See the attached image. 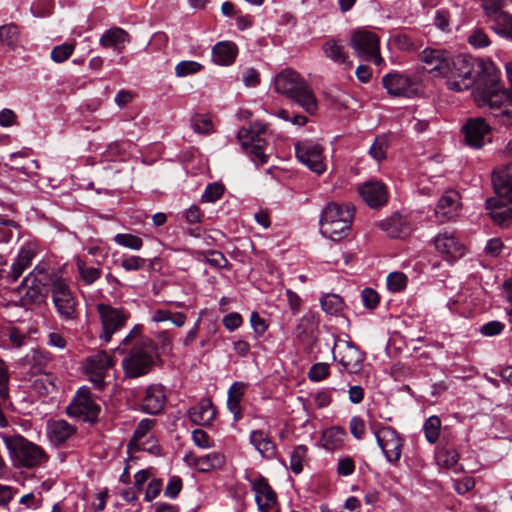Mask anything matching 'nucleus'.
Wrapping results in <instances>:
<instances>
[{
    "label": "nucleus",
    "instance_id": "obj_1",
    "mask_svg": "<svg viewBox=\"0 0 512 512\" xmlns=\"http://www.w3.org/2000/svg\"><path fill=\"white\" fill-rule=\"evenodd\" d=\"M491 63L474 58L470 55L459 54L454 56L444 76L445 84L449 90L460 92L470 89L476 83L486 84V77L490 76Z\"/></svg>",
    "mask_w": 512,
    "mask_h": 512
},
{
    "label": "nucleus",
    "instance_id": "obj_2",
    "mask_svg": "<svg viewBox=\"0 0 512 512\" xmlns=\"http://www.w3.org/2000/svg\"><path fill=\"white\" fill-rule=\"evenodd\" d=\"M274 90L292 99L307 113L314 114L317 110V99L310 85L295 70L287 68L278 73L273 82Z\"/></svg>",
    "mask_w": 512,
    "mask_h": 512
},
{
    "label": "nucleus",
    "instance_id": "obj_3",
    "mask_svg": "<svg viewBox=\"0 0 512 512\" xmlns=\"http://www.w3.org/2000/svg\"><path fill=\"white\" fill-rule=\"evenodd\" d=\"M1 438L16 468L33 469L41 467L44 466L49 459L47 453L41 446L27 440L21 435H1Z\"/></svg>",
    "mask_w": 512,
    "mask_h": 512
},
{
    "label": "nucleus",
    "instance_id": "obj_4",
    "mask_svg": "<svg viewBox=\"0 0 512 512\" xmlns=\"http://www.w3.org/2000/svg\"><path fill=\"white\" fill-rule=\"evenodd\" d=\"M354 208L349 204L328 203L320 216L321 234L333 241L345 238L352 226Z\"/></svg>",
    "mask_w": 512,
    "mask_h": 512
},
{
    "label": "nucleus",
    "instance_id": "obj_5",
    "mask_svg": "<svg viewBox=\"0 0 512 512\" xmlns=\"http://www.w3.org/2000/svg\"><path fill=\"white\" fill-rule=\"evenodd\" d=\"M157 357L154 342L149 338H139L133 344L129 354L123 359L125 374L136 378L147 374Z\"/></svg>",
    "mask_w": 512,
    "mask_h": 512
},
{
    "label": "nucleus",
    "instance_id": "obj_6",
    "mask_svg": "<svg viewBox=\"0 0 512 512\" xmlns=\"http://www.w3.org/2000/svg\"><path fill=\"white\" fill-rule=\"evenodd\" d=\"M490 83L488 89L477 88L475 100L480 106L487 105L492 110H499V115L506 117L508 123H512V95L500 88L493 77L487 76L486 83Z\"/></svg>",
    "mask_w": 512,
    "mask_h": 512
},
{
    "label": "nucleus",
    "instance_id": "obj_7",
    "mask_svg": "<svg viewBox=\"0 0 512 512\" xmlns=\"http://www.w3.org/2000/svg\"><path fill=\"white\" fill-rule=\"evenodd\" d=\"M50 290L59 318L67 323L76 321L78 319L77 300L67 281L62 277H55L51 281Z\"/></svg>",
    "mask_w": 512,
    "mask_h": 512
},
{
    "label": "nucleus",
    "instance_id": "obj_8",
    "mask_svg": "<svg viewBox=\"0 0 512 512\" xmlns=\"http://www.w3.org/2000/svg\"><path fill=\"white\" fill-rule=\"evenodd\" d=\"M264 136L265 129L260 124L243 127L237 133L242 148L256 165H262L268 161V144Z\"/></svg>",
    "mask_w": 512,
    "mask_h": 512
},
{
    "label": "nucleus",
    "instance_id": "obj_9",
    "mask_svg": "<svg viewBox=\"0 0 512 512\" xmlns=\"http://www.w3.org/2000/svg\"><path fill=\"white\" fill-rule=\"evenodd\" d=\"M350 46L356 56L363 61H371L377 66L384 61L380 52V37L370 30H355L350 38Z\"/></svg>",
    "mask_w": 512,
    "mask_h": 512
},
{
    "label": "nucleus",
    "instance_id": "obj_10",
    "mask_svg": "<svg viewBox=\"0 0 512 512\" xmlns=\"http://www.w3.org/2000/svg\"><path fill=\"white\" fill-rule=\"evenodd\" d=\"M100 407L92 398L88 388H80L72 402L67 407V413L71 417L83 421H95L98 418Z\"/></svg>",
    "mask_w": 512,
    "mask_h": 512
},
{
    "label": "nucleus",
    "instance_id": "obj_11",
    "mask_svg": "<svg viewBox=\"0 0 512 512\" xmlns=\"http://www.w3.org/2000/svg\"><path fill=\"white\" fill-rule=\"evenodd\" d=\"M375 437L386 460L392 464L398 463L402 455L404 438L394 428L389 426L380 428L375 433Z\"/></svg>",
    "mask_w": 512,
    "mask_h": 512
},
{
    "label": "nucleus",
    "instance_id": "obj_12",
    "mask_svg": "<svg viewBox=\"0 0 512 512\" xmlns=\"http://www.w3.org/2000/svg\"><path fill=\"white\" fill-rule=\"evenodd\" d=\"M336 347H339V362L345 371L348 373H358L362 369L365 353L351 340L342 341L333 336V345L331 347L333 353Z\"/></svg>",
    "mask_w": 512,
    "mask_h": 512
},
{
    "label": "nucleus",
    "instance_id": "obj_13",
    "mask_svg": "<svg viewBox=\"0 0 512 512\" xmlns=\"http://www.w3.org/2000/svg\"><path fill=\"white\" fill-rule=\"evenodd\" d=\"M97 312L103 329L100 337L105 342H109L112 335L125 325L128 314L123 308H114L103 303L97 304Z\"/></svg>",
    "mask_w": 512,
    "mask_h": 512
},
{
    "label": "nucleus",
    "instance_id": "obj_14",
    "mask_svg": "<svg viewBox=\"0 0 512 512\" xmlns=\"http://www.w3.org/2000/svg\"><path fill=\"white\" fill-rule=\"evenodd\" d=\"M296 157L311 171L320 175L326 170L322 147L312 141L298 142L295 145Z\"/></svg>",
    "mask_w": 512,
    "mask_h": 512
},
{
    "label": "nucleus",
    "instance_id": "obj_15",
    "mask_svg": "<svg viewBox=\"0 0 512 512\" xmlns=\"http://www.w3.org/2000/svg\"><path fill=\"white\" fill-rule=\"evenodd\" d=\"M452 58L448 51L437 48H425L419 54V59L426 71L434 77L442 78L447 73Z\"/></svg>",
    "mask_w": 512,
    "mask_h": 512
},
{
    "label": "nucleus",
    "instance_id": "obj_16",
    "mask_svg": "<svg viewBox=\"0 0 512 512\" xmlns=\"http://www.w3.org/2000/svg\"><path fill=\"white\" fill-rule=\"evenodd\" d=\"M113 366V358L106 351H99L86 359L85 371L91 382L101 389L107 371Z\"/></svg>",
    "mask_w": 512,
    "mask_h": 512
},
{
    "label": "nucleus",
    "instance_id": "obj_17",
    "mask_svg": "<svg viewBox=\"0 0 512 512\" xmlns=\"http://www.w3.org/2000/svg\"><path fill=\"white\" fill-rule=\"evenodd\" d=\"M465 143L475 149L483 147L490 135L491 127L482 117L469 118L461 129Z\"/></svg>",
    "mask_w": 512,
    "mask_h": 512
},
{
    "label": "nucleus",
    "instance_id": "obj_18",
    "mask_svg": "<svg viewBox=\"0 0 512 512\" xmlns=\"http://www.w3.org/2000/svg\"><path fill=\"white\" fill-rule=\"evenodd\" d=\"M435 249L447 262H455L465 254V245L452 232L439 233L434 238Z\"/></svg>",
    "mask_w": 512,
    "mask_h": 512
},
{
    "label": "nucleus",
    "instance_id": "obj_19",
    "mask_svg": "<svg viewBox=\"0 0 512 512\" xmlns=\"http://www.w3.org/2000/svg\"><path fill=\"white\" fill-rule=\"evenodd\" d=\"M255 501L260 512H279L277 495L263 476L251 481Z\"/></svg>",
    "mask_w": 512,
    "mask_h": 512
},
{
    "label": "nucleus",
    "instance_id": "obj_20",
    "mask_svg": "<svg viewBox=\"0 0 512 512\" xmlns=\"http://www.w3.org/2000/svg\"><path fill=\"white\" fill-rule=\"evenodd\" d=\"M382 83L387 92L392 96L411 97L418 91L415 80L405 74L390 73L383 77Z\"/></svg>",
    "mask_w": 512,
    "mask_h": 512
},
{
    "label": "nucleus",
    "instance_id": "obj_21",
    "mask_svg": "<svg viewBox=\"0 0 512 512\" xmlns=\"http://www.w3.org/2000/svg\"><path fill=\"white\" fill-rule=\"evenodd\" d=\"M36 256V246L31 242L25 243L19 250L17 257L12 262L10 269L6 273V280L9 283L16 282L23 272L31 266Z\"/></svg>",
    "mask_w": 512,
    "mask_h": 512
},
{
    "label": "nucleus",
    "instance_id": "obj_22",
    "mask_svg": "<svg viewBox=\"0 0 512 512\" xmlns=\"http://www.w3.org/2000/svg\"><path fill=\"white\" fill-rule=\"evenodd\" d=\"M358 191L362 199L371 208H379L388 200L386 186L377 180H369L363 183L359 186Z\"/></svg>",
    "mask_w": 512,
    "mask_h": 512
},
{
    "label": "nucleus",
    "instance_id": "obj_23",
    "mask_svg": "<svg viewBox=\"0 0 512 512\" xmlns=\"http://www.w3.org/2000/svg\"><path fill=\"white\" fill-rule=\"evenodd\" d=\"M460 205V195L458 192L449 190L438 200L435 215L440 222L451 220L458 215Z\"/></svg>",
    "mask_w": 512,
    "mask_h": 512
},
{
    "label": "nucleus",
    "instance_id": "obj_24",
    "mask_svg": "<svg viewBox=\"0 0 512 512\" xmlns=\"http://www.w3.org/2000/svg\"><path fill=\"white\" fill-rule=\"evenodd\" d=\"M492 183L495 193L512 203V164L495 169L492 174Z\"/></svg>",
    "mask_w": 512,
    "mask_h": 512
},
{
    "label": "nucleus",
    "instance_id": "obj_25",
    "mask_svg": "<svg viewBox=\"0 0 512 512\" xmlns=\"http://www.w3.org/2000/svg\"><path fill=\"white\" fill-rule=\"evenodd\" d=\"M166 402V392L162 385L154 384L146 389L141 408L148 414H158Z\"/></svg>",
    "mask_w": 512,
    "mask_h": 512
},
{
    "label": "nucleus",
    "instance_id": "obj_26",
    "mask_svg": "<svg viewBox=\"0 0 512 512\" xmlns=\"http://www.w3.org/2000/svg\"><path fill=\"white\" fill-rule=\"evenodd\" d=\"M379 227L392 238L405 237L410 233L409 221L405 216L395 213L382 220Z\"/></svg>",
    "mask_w": 512,
    "mask_h": 512
},
{
    "label": "nucleus",
    "instance_id": "obj_27",
    "mask_svg": "<svg viewBox=\"0 0 512 512\" xmlns=\"http://www.w3.org/2000/svg\"><path fill=\"white\" fill-rule=\"evenodd\" d=\"M46 429L50 441L55 445L65 443L76 432L75 427L63 419L49 420Z\"/></svg>",
    "mask_w": 512,
    "mask_h": 512
},
{
    "label": "nucleus",
    "instance_id": "obj_28",
    "mask_svg": "<svg viewBox=\"0 0 512 512\" xmlns=\"http://www.w3.org/2000/svg\"><path fill=\"white\" fill-rule=\"evenodd\" d=\"M216 410L210 399L203 398L188 411L190 420L196 425H209L213 421Z\"/></svg>",
    "mask_w": 512,
    "mask_h": 512
},
{
    "label": "nucleus",
    "instance_id": "obj_29",
    "mask_svg": "<svg viewBox=\"0 0 512 512\" xmlns=\"http://www.w3.org/2000/svg\"><path fill=\"white\" fill-rule=\"evenodd\" d=\"M238 54L237 45L232 41H221L212 48V60L217 65H231Z\"/></svg>",
    "mask_w": 512,
    "mask_h": 512
},
{
    "label": "nucleus",
    "instance_id": "obj_30",
    "mask_svg": "<svg viewBox=\"0 0 512 512\" xmlns=\"http://www.w3.org/2000/svg\"><path fill=\"white\" fill-rule=\"evenodd\" d=\"M325 57L337 64L346 65L348 68L352 67V62L345 50L342 41L335 38H330L324 42L322 46Z\"/></svg>",
    "mask_w": 512,
    "mask_h": 512
},
{
    "label": "nucleus",
    "instance_id": "obj_31",
    "mask_svg": "<svg viewBox=\"0 0 512 512\" xmlns=\"http://www.w3.org/2000/svg\"><path fill=\"white\" fill-rule=\"evenodd\" d=\"M21 300L26 305L41 304L46 298V289L37 283L27 281V276L23 279L19 288Z\"/></svg>",
    "mask_w": 512,
    "mask_h": 512
},
{
    "label": "nucleus",
    "instance_id": "obj_32",
    "mask_svg": "<svg viewBox=\"0 0 512 512\" xmlns=\"http://www.w3.org/2000/svg\"><path fill=\"white\" fill-rule=\"evenodd\" d=\"M486 208L492 220L500 225L507 226L512 221V208L500 200L491 198L486 201Z\"/></svg>",
    "mask_w": 512,
    "mask_h": 512
},
{
    "label": "nucleus",
    "instance_id": "obj_33",
    "mask_svg": "<svg viewBox=\"0 0 512 512\" xmlns=\"http://www.w3.org/2000/svg\"><path fill=\"white\" fill-rule=\"evenodd\" d=\"M130 41L128 33L119 27H113L106 30L100 37V45L104 48L114 47L122 50L126 43Z\"/></svg>",
    "mask_w": 512,
    "mask_h": 512
},
{
    "label": "nucleus",
    "instance_id": "obj_34",
    "mask_svg": "<svg viewBox=\"0 0 512 512\" xmlns=\"http://www.w3.org/2000/svg\"><path fill=\"white\" fill-rule=\"evenodd\" d=\"M346 437L347 433L344 428L339 426L330 427L322 433V446L328 451L340 449Z\"/></svg>",
    "mask_w": 512,
    "mask_h": 512
},
{
    "label": "nucleus",
    "instance_id": "obj_35",
    "mask_svg": "<svg viewBox=\"0 0 512 512\" xmlns=\"http://www.w3.org/2000/svg\"><path fill=\"white\" fill-rule=\"evenodd\" d=\"M250 442L263 457L272 458L275 455L276 447L264 431H252L250 434Z\"/></svg>",
    "mask_w": 512,
    "mask_h": 512
},
{
    "label": "nucleus",
    "instance_id": "obj_36",
    "mask_svg": "<svg viewBox=\"0 0 512 512\" xmlns=\"http://www.w3.org/2000/svg\"><path fill=\"white\" fill-rule=\"evenodd\" d=\"M295 339L303 345H311L314 341V321L312 316H303L294 329Z\"/></svg>",
    "mask_w": 512,
    "mask_h": 512
},
{
    "label": "nucleus",
    "instance_id": "obj_37",
    "mask_svg": "<svg viewBox=\"0 0 512 512\" xmlns=\"http://www.w3.org/2000/svg\"><path fill=\"white\" fill-rule=\"evenodd\" d=\"M155 425V420L150 418L142 419L138 425L131 440L128 443L129 449H146L143 439L148 436Z\"/></svg>",
    "mask_w": 512,
    "mask_h": 512
},
{
    "label": "nucleus",
    "instance_id": "obj_38",
    "mask_svg": "<svg viewBox=\"0 0 512 512\" xmlns=\"http://www.w3.org/2000/svg\"><path fill=\"white\" fill-rule=\"evenodd\" d=\"M489 21L492 23L491 29L496 34L512 41V14L504 11Z\"/></svg>",
    "mask_w": 512,
    "mask_h": 512
},
{
    "label": "nucleus",
    "instance_id": "obj_39",
    "mask_svg": "<svg viewBox=\"0 0 512 512\" xmlns=\"http://www.w3.org/2000/svg\"><path fill=\"white\" fill-rule=\"evenodd\" d=\"M57 378L50 373H42L35 378L32 388L41 396H47L57 391Z\"/></svg>",
    "mask_w": 512,
    "mask_h": 512
},
{
    "label": "nucleus",
    "instance_id": "obj_40",
    "mask_svg": "<svg viewBox=\"0 0 512 512\" xmlns=\"http://www.w3.org/2000/svg\"><path fill=\"white\" fill-rule=\"evenodd\" d=\"M225 462V457L221 453L213 452L204 456H200L196 460L197 468L202 472L221 467Z\"/></svg>",
    "mask_w": 512,
    "mask_h": 512
},
{
    "label": "nucleus",
    "instance_id": "obj_41",
    "mask_svg": "<svg viewBox=\"0 0 512 512\" xmlns=\"http://www.w3.org/2000/svg\"><path fill=\"white\" fill-rule=\"evenodd\" d=\"M76 266L80 274V279L87 286L92 285L100 279L102 272L97 267L88 266L83 260L77 259Z\"/></svg>",
    "mask_w": 512,
    "mask_h": 512
},
{
    "label": "nucleus",
    "instance_id": "obj_42",
    "mask_svg": "<svg viewBox=\"0 0 512 512\" xmlns=\"http://www.w3.org/2000/svg\"><path fill=\"white\" fill-rule=\"evenodd\" d=\"M321 307L329 315H339L344 307L342 298L337 294H327L321 298Z\"/></svg>",
    "mask_w": 512,
    "mask_h": 512
},
{
    "label": "nucleus",
    "instance_id": "obj_43",
    "mask_svg": "<svg viewBox=\"0 0 512 512\" xmlns=\"http://www.w3.org/2000/svg\"><path fill=\"white\" fill-rule=\"evenodd\" d=\"M440 430L441 420L436 415L430 416L423 425L425 438L431 444H434L438 440Z\"/></svg>",
    "mask_w": 512,
    "mask_h": 512
},
{
    "label": "nucleus",
    "instance_id": "obj_44",
    "mask_svg": "<svg viewBox=\"0 0 512 512\" xmlns=\"http://www.w3.org/2000/svg\"><path fill=\"white\" fill-rule=\"evenodd\" d=\"M307 458V447L296 446L290 455V469L294 474H300L303 470V463Z\"/></svg>",
    "mask_w": 512,
    "mask_h": 512
},
{
    "label": "nucleus",
    "instance_id": "obj_45",
    "mask_svg": "<svg viewBox=\"0 0 512 512\" xmlns=\"http://www.w3.org/2000/svg\"><path fill=\"white\" fill-rule=\"evenodd\" d=\"M114 242L119 246L138 251L143 246V240L136 235L129 233H118L113 238Z\"/></svg>",
    "mask_w": 512,
    "mask_h": 512
},
{
    "label": "nucleus",
    "instance_id": "obj_46",
    "mask_svg": "<svg viewBox=\"0 0 512 512\" xmlns=\"http://www.w3.org/2000/svg\"><path fill=\"white\" fill-rule=\"evenodd\" d=\"M467 42L476 49L486 48L491 44L487 33L479 27H475L471 30L467 37Z\"/></svg>",
    "mask_w": 512,
    "mask_h": 512
},
{
    "label": "nucleus",
    "instance_id": "obj_47",
    "mask_svg": "<svg viewBox=\"0 0 512 512\" xmlns=\"http://www.w3.org/2000/svg\"><path fill=\"white\" fill-rule=\"evenodd\" d=\"M459 459V454L455 449L443 448L436 453L437 464L441 467L452 468Z\"/></svg>",
    "mask_w": 512,
    "mask_h": 512
},
{
    "label": "nucleus",
    "instance_id": "obj_48",
    "mask_svg": "<svg viewBox=\"0 0 512 512\" xmlns=\"http://www.w3.org/2000/svg\"><path fill=\"white\" fill-rule=\"evenodd\" d=\"M75 46V42L57 45L52 49L50 57L55 63H62L73 54Z\"/></svg>",
    "mask_w": 512,
    "mask_h": 512
},
{
    "label": "nucleus",
    "instance_id": "obj_49",
    "mask_svg": "<svg viewBox=\"0 0 512 512\" xmlns=\"http://www.w3.org/2000/svg\"><path fill=\"white\" fill-rule=\"evenodd\" d=\"M203 69V65L192 60H184L175 66V74L177 77H186L196 74Z\"/></svg>",
    "mask_w": 512,
    "mask_h": 512
},
{
    "label": "nucleus",
    "instance_id": "obj_50",
    "mask_svg": "<svg viewBox=\"0 0 512 512\" xmlns=\"http://www.w3.org/2000/svg\"><path fill=\"white\" fill-rule=\"evenodd\" d=\"M224 186L220 183H210L206 186L202 196H201V202L202 203H213L217 200H219L223 193H224Z\"/></svg>",
    "mask_w": 512,
    "mask_h": 512
},
{
    "label": "nucleus",
    "instance_id": "obj_51",
    "mask_svg": "<svg viewBox=\"0 0 512 512\" xmlns=\"http://www.w3.org/2000/svg\"><path fill=\"white\" fill-rule=\"evenodd\" d=\"M50 280L51 279L49 273L43 265H36L34 269L27 275L28 282L37 283L44 288Z\"/></svg>",
    "mask_w": 512,
    "mask_h": 512
},
{
    "label": "nucleus",
    "instance_id": "obj_52",
    "mask_svg": "<svg viewBox=\"0 0 512 512\" xmlns=\"http://www.w3.org/2000/svg\"><path fill=\"white\" fill-rule=\"evenodd\" d=\"M19 36L18 27L13 24L0 27V40L2 43L13 46L16 44Z\"/></svg>",
    "mask_w": 512,
    "mask_h": 512
},
{
    "label": "nucleus",
    "instance_id": "obj_53",
    "mask_svg": "<svg viewBox=\"0 0 512 512\" xmlns=\"http://www.w3.org/2000/svg\"><path fill=\"white\" fill-rule=\"evenodd\" d=\"M146 259L138 255H129L123 257L121 267L126 272H136L144 268Z\"/></svg>",
    "mask_w": 512,
    "mask_h": 512
},
{
    "label": "nucleus",
    "instance_id": "obj_54",
    "mask_svg": "<svg viewBox=\"0 0 512 512\" xmlns=\"http://www.w3.org/2000/svg\"><path fill=\"white\" fill-rule=\"evenodd\" d=\"M407 285V277L402 272H392L387 276V286L393 292H399Z\"/></svg>",
    "mask_w": 512,
    "mask_h": 512
},
{
    "label": "nucleus",
    "instance_id": "obj_55",
    "mask_svg": "<svg viewBox=\"0 0 512 512\" xmlns=\"http://www.w3.org/2000/svg\"><path fill=\"white\" fill-rule=\"evenodd\" d=\"M504 0H483L482 7L488 20L494 18L503 11Z\"/></svg>",
    "mask_w": 512,
    "mask_h": 512
},
{
    "label": "nucleus",
    "instance_id": "obj_56",
    "mask_svg": "<svg viewBox=\"0 0 512 512\" xmlns=\"http://www.w3.org/2000/svg\"><path fill=\"white\" fill-rule=\"evenodd\" d=\"M9 373L6 363L0 359V398L7 400L9 397Z\"/></svg>",
    "mask_w": 512,
    "mask_h": 512
},
{
    "label": "nucleus",
    "instance_id": "obj_57",
    "mask_svg": "<svg viewBox=\"0 0 512 512\" xmlns=\"http://www.w3.org/2000/svg\"><path fill=\"white\" fill-rule=\"evenodd\" d=\"M363 305L368 309H375L380 300L379 294L372 288H365L361 292Z\"/></svg>",
    "mask_w": 512,
    "mask_h": 512
},
{
    "label": "nucleus",
    "instance_id": "obj_58",
    "mask_svg": "<svg viewBox=\"0 0 512 512\" xmlns=\"http://www.w3.org/2000/svg\"><path fill=\"white\" fill-rule=\"evenodd\" d=\"M329 375V365L327 363H316L312 365L308 372V377L312 381H321Z\"/></svg>",
    "mask_w": 512,
    "mask_h": 512
},
{
    "label": "nucleus",
    "instance_id": "obj_59",
    "mask_svg": "<svg viewBox=\"0 0 512 512\" xmlns=\"http://www.w3.org/2000/svg\"><path fill=\"white\" fill-rule=\"evenodd\" d=\"M387 143L385 138L378 137L370 147V155L377 161H381L386 156Z\"/></svg>",
    "mask_w": 512,
    "mask_h": 512
},
{
    "label": "nucleus",
    "instance_id": "obj_60",
    "mask_svg": "<svg viewBox=\"0 0 512 512\" xmlns=\"http://www.w3.org/2000/svg\"><path fill=\"white\" fill-rule=\"evenodd\" d=\"M392 41L401 51L411 52L416 49L414 42L406 34H396L392 37Z\"/></svg>",
    "mask_w": 512,
    "mask_h": 512
},
{
    "label": "nucleus",
    "instance_id": "obj_61",
    "mask_svg": "<svg viewBox=\"0 0 512 512\" xmlns=\"http://www.w3.org/2000/svg\"><path fill=\"white\" fill-rule=\"evenodd\" d=\"M205 261L210 266L215 267V268H223L228 263V260L223 255V253H221L219 251H214V250L208 251L205 254Z\"/></svg>",
    "mask_w": 512,
    "mask_h": 512
},
{
    "label": "nucleus",
    "instance_id": "obj_62",
    "mask_svg": "<svg viewBox=\"0 0 512 512\" xmlns=\"http://www.w3.org/2000/svg\"><path fill=\"white\" fill-rule=\"evenodd\" d=\"M162 353H170L173 349L172 337L168 331H160L156 334V344Z\"/></svg>",
    "mask_w": 512,
    "mask_h": 512
},
{
    "label": "nucleus",
    "instance_id": "obj_63",
    "mask_svg": "<svg viewBox=\"0 0 512 512\" xmlns=\"http://www.w3.org/2000/svg\"><path fill=\"white\" fill-rule=\"evenodd\" d=\"M250 323L256 337H261L267 330L268 325L265 320L260 317L259 313L253 311L250 315Z\"/></svg>",
    "mask_w": 512,
    "mask_h": 512
},
{
    "label": "nucleus",
    "instance_id": "obj_64",
    "mask_svg": "<svg viewBox=\"0 0 512 512\" xmlns=\"http://www.w3.org/2000/svg\"><path fill=\"white\" fill-rule=\"evenodd\" d=\"M182 489V481L179 477L173 476L165 488L164 494L166 497L174 499L178 496Z\"/></svg>",
    "mask_w": 512,
    "mask_h": 512
}]
</instances>
